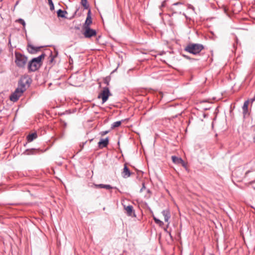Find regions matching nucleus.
Masks as SVG:
<instances>
[{"label":"nucleus","mask_w":255,"mask_h":255,"mask_svg":"<svg viewBox=\"0 0 255 255\" xmlns=\"http://www.w3.org/2000/svg\"><path fill=\"white\" fill-rule=\"evenodd\" d=\"M45 57V54L42 53L37 57L33 58L28 64V69L29 71L34 72L38 69L41 66V61Z\"/></svg>","instance_id":"f257e3e1"},{"label":"nucleus","mask_w":255,"mask_h":255,"mask_svg":"<svg viewBox=\"0 0 255 255\" xmlns=\"http://www.w3.org/2000/svg\"><path fill=\"white\" fill-rule=\"evenodd\" d=\"M204 49V46L198 43H189L185 48V50L194 55L199 54Z\"/></svg>","instance_id":"f03ea898"},{"label":"nucleus","mask_w":255,"mask_h":255,"mask_svg":"<svg viewBox=\"0 0 255 255\" xmlns=\"http://www.w3.org/2000/svg\"><path fill=\"white\" fill-rule=\"evenodd\" d=\"M25 90V85L24 84H20L14 92L10 95L9 97L10 100L14 102H16Z\"/></svg>","instance_id":"7ed1b4c3"},{"label":"nucleus","mask_w":255,"mask_h":255,"mask_svg":"<svg viewBox=\"0 0 255 255\" xmlns=\"http://www.w3.org/2000/svg\"><path fill=\"white\" fill-rule=\"evenodd\" d=\"M15 62L16 65L18 67L23 68L27 61V57L24 55L18 52L15 53Z\"/></svg>","instance_id":"20e7f679"},{"label":"nucleus","mask_w":255,"mask_h":255,"mask_svg":"<svg viewBox=\"0 0 255 255\" xmlns=\"http://www.w3.org/2000/svg\"><path fill=\"white\" fill-rule=\"evenodd\" d=\"M111 95V93L108 87L103 88V91L99 95L98 98H101L102 100V103H105L108 99L109 97Z\"/></svg>","instance_id":"39448f33"},{"label":"nucleus","mask_w":255,"mask_h":255,"mask_svg":"<svg viewBox=\"0 0 255 255\" xmlns=\"http://www.w3.org/2000/svg\"><path fill=\"white\" fill-rule=\"evenodd\" d=\"M85 30L83 34L86 38H91L93 36L96 35V31L94 29H91L90 27L83 28Z\"/></svg>","instance_id":"423d86ee"},{"label":"nucleus","mask_w":255,"mask_h":255,"mask_svg":"<svg viewBox=\"0 0 255 255\" xmlns=\"http://www.w3.org/2000/svg\"><path fill=\"white\" fill-rule=\"evenodd\" d=\"M124 209L126 210V213L128 216L130 217H135L134 211L133 209V207L131 205H128L127 206H124Z\"/></svg>","instance_id":"0eeeda50"},{"label":"nucleus","mask_w":255,"mask_h":255,"mask_svg":"<svg viewBox=\"0 0 255 255\" xmlns=\"http://www.w3.org/2000/svg\"><path fill=\"white\" fill-rule=\"evenodd\" d=\"M92 23V17L91 15V10L89 9L87 13V16L86 21L83 24V28L90 27V25Z\"/></svg>","instance_id":"6e6552de"},{"label":"nucleus","mask_w":255,"mask_h":255,"mask_svg":"<svg viewBox=\"0 0 255 255\" xmlns=\"http://www.w3.org/2000/svg\"><path fill=\"white\" fill-rule=\"evenodd\" d=\"M42 46L40 47H35L33 45L31 44H28L27 45V50L29 53L31 54H35L37 53L38 51H39L41 48H42Z\"/></svg>","instance_id":"1a4fd4ad"},{"label":"nucleus","mask_w":255,"mask_h":255,"mask_svg":"<svg viewBox=\"0 0 255 255\" xmlns=\"http://www.w3.org/2000/svg\"><path fill=\"white\" fill-rule=\"evenodd\" d=\"M109 138L106 137L105 139L101 138L100 141L98 142V146L100 148L103 147H106L109 144Z\"/></svg>","instance_id":"9d476101"},{"label":"nucleus","mask_w":255,"mask_h":255,"mask_svg":"<svg viewBox=\"0 0 255 255\" xmlns=\"http://www.w3.org/2000/svg\"><path fill=\"white\" fill-rule=\"evenodd\" d=\"M249 104V101H246L242 107L243 114L244 117L245 118L246 116L248 114V106Z\"/></svg>","instance_id":"9b49d317"},{"label":"nucleus","mask_w":255,"mask_h":255,"mask_svg":"<svg viewBox=\"0 0 255 255\" xmlns=\"http://www.w3.org/2000/svg\"><path fill=\"white\" fill-rule=\"evenodd\" d=\"M162 214L164 217V221L166 222H168L169 219L170 218V213L168 209L164 210L162 211Z\"/></svg>","instance_id":"f8f14e48"},{"label":"nucleus","mask_w":255,"mask_h":255,"mask_svg":"<svg viewBox=\"0 0 255 255\" xmlns=\"http://www.w3.org/2000/svg\"><path fill=\"white\" fill-rule=\"evenodd\" d=\"M131 173L129 170V169L128 168L127 165H125L124 168L123 169V176L124 178H127L130 176Z\"/></svg>","instance_id":"ddd939ff"},{"label":"nucleus","mask_w":255,"mask_h":255,"mask_svg":"<svg viewBox=\"0 0 255 255\" xmlns=\"http://www.w3.org/2000/svg\"><path fill=\"white\" fill-rule=\"evenodd\" d=\"M171 159L172 162L176 164H181L182 162H183V160L181 158L177 157L176 156H172Z\"/></svg>","instance_id":"4468645a"},{"label":"nucleus","mask_w":255,"mask_h":255,"mask_svg":"<svg viewBox=\"0 0 255 255\" xmlns=\"http://www.w3.org/2000/svg\"><path fill=\"white\" fill-rule=\"evenodd\" d=\"M67 13V12L66 10H63L61 9H59L57 11V16L58 17H62L64 18H68L66 16V14Z\"/></svg>","instance_id":"2eb2a0df"},{"label":"nucleus","mask_w":255,"mask_h":255,"mask_svg":"<svg viewBox=\"0 0 255 255\" xmlns=\"http://www.w3.org/2000/svg\"><path fill=\"white\" fill-rule=\"evenodd\" d=\"M37 137V135L35 132H34V133H32L31 134H28L26 138H27L28 142H31L34 139H36Z\"/></svg>","instance_id":"dca6fc26"},{"label":"nucleus","mask_w":255,"mask_h":255,"mask_svg":"<svg viewBox=\"0 0 255 255\" xmlns=\"http://www.w3.org/2000/svg\"><path fill=\"white\" fill-rule=\"evenodd\" d=\"M37 150L34 148L28 149L24 151V153L27 155H31L36 154Z\"/></svg>","instance_id":"f3484780"},{"label":"nucleus","mask_w":255,"mask_h":255,"mask_svg":"<svg viewBox=\"0 0 255 255\" xmlns=\"http://www.w3.org/2000/svg\"><path fill=\"white\" fill-rule=\"evenodd\" d=\"M95 186L97 187L101 188H105L106 189H111L113 188V187H112L110 185H107V184H97L95 185Z\"/></svg>","instance_id":"a211bd4d"},{"label":"nucleus","mask_w":255,"mask_h":255,"mask_svg":"<svg viewBox=\"0 0 255 255\" xmlns=\"http://www.w3.org/2000/svg\"><path fill=\"white\" fill-rule=\"evenodd\" d=\"M81 4L84 7V9H87L89 8V4H88L87 0H81Z\"/></svg>","instance_id":"6ab92c4d"},{"label":"nucleus","mask_w":255,"mask_h":255,"mask_svg":"<svg viewBox=\"0 0 255 255\" xmlns=\"http://www.w3.org/2000/svg\"><path fill=\"white\" fill-rule=\"evenodd\" d=\"M121 125V121H117L116 122H114L111 126L112 128H114L117 127H119Z\"/></svg>","instance_id":"aec40b11"},{"label":"nucleus","mask_w":255,"mask_h":255,"mask_svg":"<svg viewBox=\"0 0 255 255\" xmlns=\"http://www.w3.org/2000/svg\"><path fill=\"white\" fill-rule=\"evenodd\" d=\"M55 56L52 55V52H50V55L48 58V62L49 64H52L53 62V60L55 58Z\"/></svg>","instance_id":"412c9836"},{"label":"nucleus","mask_w":255,"mask_h":255,"mask_svg":"<svg viewBox=\"0 0 255 255\" xmlns=\"http://www.w3.org/2000/svg\"><path fill=\"white\" fill-rule=\"evenodd\" d=\"M50 6V9L52 11L54 9V5L52 0H48Z\"/></svg>","instance_id":"4be33fe9"},{"label":"nucleus","mask_w":255,"mask_h":255,"mask_svg":"<svg viewBox=\"0 0 255 255\" xmlns=\"http://www.w3.org/2000/svg\"><path fill=\"white\" fill-rule=\"evenodd\" d=\"M17 22H19V23L21 24L23 26H25V22L24 20L22 18H19L16 20Z\"/></svg>","instance_id":"5701e85b"},{"label":"nucleus","mask_w":255,"mask_h":255,"mask_svg":"<svg viewBox=\"0 0 255 255\" xmlns=\"http://www.w3.org/2000/svg\"><path fill=\"white\" fill-rule=\"evenodd\" d=\"M110 81V78L109 77H107L105 78H104V83L106 84L108 86L109 85Z\"/></svg>","instance_id":"b1692460"},{"label":"nucleus","mask_w":255,"mask_h":255,"mask_svg":"<svg viewBox=\"0 0 255 255\" xmlns=\"http://www.w3.org/2000/svg\"><path fill=\"white\" fill-rule=\"evenodd\" d=\"M154 220L156 224H159V225L163 224V223L162 221L155 217H154Z\"/></svg>","instance_id":"393cba45"},{"label":"nucleus","mask_w":255,"mask_h":255,"mask_svg":"<svg viewBox=\"0 0 255 255\" xmlns=\"http://www.w3.org/2000/svg\"><path fill=\"white\" fill-rule=\"evenodd\" d=\"M86 143H87V141H86L85 142H82V143H81V144H80V149L78 151V152H79L81 151L82 150V149L83 148V147H84V146L85 144Z\"/></svg>","instance_id":"a878e982"},{"label":"nucleus","mask_w":255,"mask_h":255,"mask_svg":"<svg viewBox=\"0 0 255 255\" xmlns=\"http://www.w3.org/2000/svg\"><path fill=\"white\" fill-rule=\"evenodd\" d=\"M109 132V130H105V131H102L100 132V134L102 135V136H104L106 134H107V133H108Z\"/></svg>","instance_id":"bb28decb"},{"label":"nucleus","mask_w":255,"mask_h":255,"mask_svg":"<svg viewBox=\"0 0 255 255\" xmlns=\"http://www.w3.org/2000/svg\"><path fill=\"white\" fill-rule=\"evenodd\" d=\"M181 164L182 165L183 167L185 168V169L187 170L188 169V168L187 167L186 163L183 161V162H182Z\"/></svg>","instance_id":"cd10ccee"},{"label":"nucleus","mask_w":255,"mask_h":255,"mask_svg":"<svg viewBox=\"0 0 255 255\" xmlns=\"http://www.w3.org/2000/svg\"><path fill=\"white\" fill-rule=\"evenodd\" d=\"M166 0H164L162 2V4L161 5H160V8H161V7H163L164 6H165V4H166Z\"/></svg>","instance_id":"c85d7f7f"},{"label":"nucleus","mask_w":255,"mask_h":255,"mask_svg":"<svg viewBox=\"0 0 255 255\" xmlns=\"http://www.w3.org/2000/svg\"><path fill=\"white\" fill-rule=\"evenodd\" d=\"M69 63L70 64H72L73 63V59L71 57H69Z\"/></svg>","instance_id":"c756f323"},{"label":"nucleus","mask_w":255,"mask_h":255,"mask_svg":"<svg viewBox=\"0 0 255 255\" xmlns=\"http://www.w3.org/2000/svg\"><path fill=\"white\" fill-rule=\"evenodd\" d=\"M145 188V185H144V183H142V188L140 189V192H141L143 191V189H144Z\"/></svg>","instance_id":"7c9ffc66"},{"label":"nucleus","mask_w":255,"mask_h":255,"mask_svg":"<svg viewBox=\"0 0 255 255\" xmlns=\"http://www.w3.org/2000/svg\"><path fill=\"white\" fill-rule=\"evenodd\" d=\"M188 8H190V9H192L193 10H194V7L192 5H191V4H189L188 5Z\"/></svg>","instance_id":"2f4dec72"},{"label":"nucleus","mask_w":255,"mask_h":255,"mask_svg":"<svg viewBox=\"0 0 255 255\" xmlns=\"http://www.w3.org/2000/svg\"><path fill=\"white\" fill-rule=\"evenodd\" d=\"M78 9H77L75 11V12H74V14H73V15L72 16V17H74V16L76 15V14L77 12L78 11Z\"/></svg>","instance_id":"473e14b6"},{"label":"nucleus","mask_w":255,"mask_h":255,"mask_svg":"<svg viewBox=\"0 0 255 255\" xmlns=\"http://www.w3.org/2000/svg\"><path fill=\"white\" fill-rule=\"evenodd\" d=\"M253 141L255 143V136L253 138Z\"/></svg>","instance_id":"72a5a7b5"},{"label":"nucleus","mask_w":255,"mask_h":255,"mask_svg":"<svg viewBox=\"0 0 255 255\" xmlns=\"http://www.w3.org/2000/svg\"><path fill=\"white\" fill-rule=\"evenodd\" d=\"M179 4V3H178V2H176V3H174V4H175V5H177V4Z\"/></svg>","instance_id":"f704fd0d"},{"label":"nucleus","mask_w":255,"mask_h":255,"mask_svg":"<svg viewBox=\"0 0 255 255\" xmlns=\"http://www.w3.org/2000/svg\"><path fill=\"white\" fill-rule=\"evenodd\" d=\"M185 57L186 58H188V56H185Z\"/></svg>","instance_id":"c9c22d12"},{"label":"nucleus","mask_w":255,"mask_h":255,"mask_svg":"<svg viewBox=\"0 0 255 255\" xmlns=\"http://www.w3.org/2000/svg\"><path fill=\"white\" fill-rule=\"evenodd\" d=\"M16 4H18V1L16 2Z\"/></svg>","instance_id":"e433bc0d"},{"label":"nucleus","mask_w":255,"mask_h":255,"mask_svg":"<svg viewBox=\"0 0 255 255\" xmlns=\"http://www.w3.org/2000/svg\"><path fill=\"white\" fill-rule=\"evenodd\" d=\"M213 255V254H211V255Z\"/></svg>","instance_id":"4c0bfd02"}]
</instances>
